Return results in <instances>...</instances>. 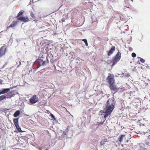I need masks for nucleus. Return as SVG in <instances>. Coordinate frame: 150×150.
Wrapping results in <instances>:
<instances>
[{
    "label": "nucleus",
    "instance_id": "58836bf2",
    "mask_svg": "<svg viewBox=\"0 0 150 150\" xmlns=\"http://www.w3.org/2000/svg\"><path fill=\"white\" fill-rule=\"evenodd\" d=\"M119 74H118L117 75H116L115 76L116 77H117L119 76Z\"/></svg>",
    "mask_w": 150,
    "mask_h": 150
},
{
    "label": "nucleus",
    "instance_id": "9b49d317",
    "mask_svg": "<svg viewBox=\"0 0 150 150\" xmlns=\"http://www.w3.org/2000/svg\"><path fill=\"white\" fill-rule=\"evenodd\" d=\"M120 59L116 57H113L112 59V68L113 66H114L118 62Z\"/></svg>",
    "mask_w": 150,
    "mask_h": 150
},
{
    "label": "nucleus",
    "instance_id": "ddd939ff",
    "mask_svg": "<svg viewBox=\"0 0 150 150\" xmlns=\"http://www.w3.org/2000/svg\"><path fill=\"white\" fill-rule=\"evenodd\" d=\"M6 94H4L6 97V98H10L12 96H14V95L12 94V92L11 91H9Z\"/></svg>",
    "mask_w": 150,
    "mask_h": 150
},
{
    "label": "nucleus",
    "instance_id": "9d476101",
    "mask_svg": "<svg viewBox=\"0 0 150 150\" xmlns=\"http://www.w3.org/2000/svg\"><path fill=\"white\" fill-rule=\"evenodd\" d=\"M120 59L116 57H113L112 59V68L113 66H114L118 62Z\"/></svg>",
    "mask_w": 150,
    "mask_h": 150
},
{
    "label": "nucleus",
    "instance_id": "4be33fe9",
    "mask_svg": "<svg viewBox=\"0 0 150 150\" xmlns=\"http://www.w3.org/2000/svg\"><path fill=\"white\" fill-rule=\"evenodd\" d=\"M50 116L52 119L53 120H56V118H55V116L52 114L50 113Z\"/></svg>",
    "mask_w": 150,
    "mask_h": 150
},
{
    "label": "nucleus",
    "instance_id": "a211bd4d",
    "mask_svg": "<svg viewBox=\"0 0 150 150\" xmlns=\"http://www.w3.org/2000/svg\"><path fill=\"white\" fill-rule=\"evenodd\" d=\"M121 53L119 52L118 51L116 54L115 56V57H116L120 59L121 57Z\"/></svg>",
    "mask_w": 150,
    "mask_h": 150
},
{
    "label": "nucleus",
    "instance_id": "c756f323",
    "mask_svg": "<svg viewBox=\"0 0 150 150\" xmlns=\"http://www.w3.org/2000/svg\"><path fill=\"white\" fill-rule=\"evenodd\" d=\"M111 62H112V61L110 60H108L107 62V63L108 64H110Z\"/></svg>",
    "mask_w": 150,
    "mask_h": 150
},
{
    "label": "nucleus",
    "instance_id": "412c9836",
    "mask_svg": "<svg viewBox=\"0 0 150 150\" xmlns=\"http://www.w3.org/2000/svg\"><path fill=\"white\" fill-rule=\"evenodd\" d=\"M30 15L33 18L32 20L33 21H35L36 20V18L32 12H31Z\"/></svg>",
    "mask_w": 150,
    "mask_h": 150
},
{
    "label": "nucleus",
    "instance_id": "4468645a",
    "mask_svg": "<svg viewBox=\"0 0 150 150\" xmlns=\"http://www.w3.org/2000/svg\"><path fill=\"white\" fill-rule=\"evenodd\" d=\"M20 111L19 110H16L13 114V116L14 117H17L20 115Z\"/></svg>",
    "mask_w": 150,
    "mask_h": 150
},
{
    "label": "nucleus",
    "instance_id": "f03ea898",
    "mask_svg": "<svg viewBox=\"0 0 150 150\" xmlns=\"http://www.w3.org/2000/svg\"><path fill=\"white\" fill-rule=\"evenodd\" d=\"M43 58L42 56L40 57V56H39L38 58L35 61V64L39 67L41 66H46L47 63L49 62L47 56L46 57V60H43L42 59Z\"/></svg>",
    "mask_w": 150,
    "mask_h": 150
},
{
    "label": "nucleus",
    "instance_id": "2f4dec72",
    "mask_svg": "<svg viewBox=\"0 0 150 150\" xmlns=\"http://www.w3.org/2000/svg\"><path fill=\"white\" fill-rule=\"evenodd\" d=\"M0 150H6L5 149H4L3 147H0Z\"/></svg>",
    "mask_w": 150,
    "mask_h": 150
},
{
    "label": "nucleus",
    "instance_id": "49530a36",
    "mask_svg": "<svg viewBox=\"0 0 150 150\" xmlns=\"http://www.w3.org/2000/svg\"><path fill=\"white\" fill-rule=\"evenodd\" d=\"M124 74V73H122V74H123V75Z\"/></svg>",
    "mask_w": 150,
    "mask_h": 150
},
{
    "label": "nucleus",
    "instance_id": "1a4fd4ad",
    "mask_svg": "<svg viewBox=\"0 0 150 150\" xmlns=\"http://www.w3.org/2000/svg\"><path fill=\"white\" fill-rule=\"evenodd\" d=\"M7 51L6 48L5 46H2L0 48V57L5 54Z\"/></svg>",
    "mask_w": 150,
    "mask_h": 150
},
{
    "label": "nucleus",
    "instance_id": "aec40b11",
    "mask_svg": "<svg viewBox=\"0 0 150 150\" xmlns=\"http://www.w3.org/2000/svg\"><path fill=\"white\" fill-rule=\"evenodd\" d=\"M125 136L124 134L121 135L119 137L118 140L120 142H121L122 141L123 138Z\"/></svg>",
    "mask_w": 150,
    "mask_h": 150
},
{
    "label": "nucleus",
    "instance_id": "5701e85b",
    "mask_svg": "<svg viewBox=\"0 0 150 150\" xmlns=\"http://www.w3.org/2000/svg\"><path fill=\"white\" fill-rule=\"evenodd\" d=\"M67 137L64 135L62 134L60 136H59V139L61 140L63 139H65Z\"/></svg>",
    "mask_w": 150,
    "mask_h": 150
},
{
    "label": "nucleus",
    "instance_id": "c9c22d12",
    "mask_svg": "<svg viewBox=\"0 0 150 150\" xmlns=\"http://www.w3.org/2000/svg\"><path fill=\"white\" fill-rule=\"evenodd\" d=\"M2 81H2V80H1V79H0V83H1V84H2Z\"/></svg>",
    "mask_w": 150,
    "mask_h": 150
},
{
    "label": "nucleus",
    "instance_id": "6ab92c4d",
    "mask_svg": "<svg viewBox=\"0 0 150 150\" xmlns=\"http://www.w3.org/2000/svg\"><path fill=\"white\" fill-rule=\"evenodd\" d=\"M23 10L20 11L18 13L17 16L16 17V18L18 19V17H21L23 15Z\"/></svg>",
    "mask_w": 150,
    "mask_h": 150
},
{
    "label": "nucleus",
    "instance_id": "de8ad7c7",
    "mask_svg": "<svg viewBox=\"0 0 150 150\" xmlns=\"http://www.w3.org/2000/svg\"><path fill=\"white\" fill-rule=\"evenodd\" d=\"M20 66V64L18 65V67H19V66Z\"/></svg>",
    "mask_w": 150,
    "mask_h": 150
},
{
    "label": "nucleus",
    "instance_id": "cd10ccee",
    "mask_svg": "<svg viewBox=\"0 0 150 150\" xmlns=\"http://www.w3.org/2000/svg\"><path fill=\"white\" fill-rule=\"evenodd\" d=\"M68 133V132L64 131L63 132L62 134H63L65 136H66L67 137V135Z\"/></svg>",
    "mask_w": 150,
    "mask_h": 150
},
{
    "label": "nucleus",
    "instance_id": "f704fd0d",
    "mask_svg": "<svg viewBox=\"0 0 150 150\" xmlns=\"http://www.w3.org/2000/svg\"><path fill=\"white\" fill-rule=\"evenodd\" d=\"M74 58H73V57H71V58H70V60L71 61H73Z\"/></svg>",
    "mask_w": 150,
    "mask_h": 150
},
{
    "label": "nucleus",
    "instance_id": "f3484780",
    "mask_svg": "<svg viewBox=\"0 0 150 150\" xmlns=\"http://www.w3.org/2000/svg\"><path fill=\"white\" fill-rule=\"evenodd\" d=\"M56 141L54 139H53L51 140V141L50 143L49 144V146H53L56 144Z\"/></svg>",
    "mask_w": 150,
    "mask_h": 150
},
{
    "label": "nucleus",
    "instance_id": "79ce46f5",
    "mask_svg": "<svg viewBox=\"0 0 150 150\" xmlns=\"http://www.w3.org/2000/svg\"><path fill=\"white\" fill-rule=\"evenodd\" d=\"M19 63H20V65H21V62H20V61L19 62Z\"/></svg>",
    "mask_w": 150,
    "mask_h": 150
},
{
    "label": "nucleus",
    "instance_id": "a878e982",
    "mask_svg": "<svg viewBox=\"0 0 150 150\" xmlns=\"http://www.w3.org/2000/svg\"><path fill=\"white\" fill-rule=\"evenodd\" d=\"M102 117H103V122H100L99 124V125H102L103 124V123H104V122L106 120V118H105V117H104V116L103 115V116Z\"/></svg>",
    "mask_w": 150,
    "mask_h": 150
},
{
    "label": "nucleus",
    "instance_id": "4c0bfd02",
    "mask_svg": "<svg viewBox=\"0 0 150 150\" xmlns=\"http://www.w3.org/2000/svg\"><path fill=\"white\" fill-rule=\"evenodd\" d=\"M16 40L17 42H18L20 41V40L19 39H16Z\"/></svg>",
    "mask_w": 150,
    "mask_h": 150
},
{
    "label": "nucleus",
    "instance_id": "09e8293b",
    "mask_svg": "<svg viewBox=\"0 0 150 150\" xmlns=\"http://www.w3.org/2000/svg\"><path fill=\"white\" fill-rule=\"evenodd\" d=\"M20 66V64L18 65V67H19V66Z\"/></svg>",
    "mask_w": 150,
    "mask_h": 150
},
{
    "label": "nucleus",
    "instance_id": "7c9ffc66",
    "mask_svg": "<svg viewBox=\"0 0 150 150\" xmlns=\"http://www.w3.org/2000/svg\"><path fill=\"white\" fill-rule=\"evenodd\" d=\"M40 67H38V66H37V67L36 68H33V69H34V71H36Z\"/></svg>",
    "mask_w": 150,
    "mask_h": 150
},
{
    "label": "nucleus",
    "instance_id": "8fccbe9b",
    "mask_svg": "<svg viewBox=\"0 0 150 150\" xmlns=\"http://www.w3.org/2000/svg\"><path fill=\"white\" fill-rule=\"evenodd\" d=\"M20 66V64L18 65V67H19V66Z\"/></svg>",
    "mask_w": 150,
    "mask_h": 150
},
{
    "label": "nucleus",
    "instance_id": "f8f14e48",
    "mask_svg": "<svg viewBox=\"0 0 150 150\" xmlns=\"http://www.w3.org/2000/svg\"><path fill=\"white\" fill-rule=\"evenodd\" d=\"M115 47L114 46H112L110 49L109 51H107V52L108 53V56H110L115 51Z\"/></svg>",
    "mask_w": 150,
    "mask_h": 150
},
{
    "label": "nucleus",
    "instance_id": "dca6fc26",
    "mask_svg": "<svg viewBox=\"0 0 150 150\" xmlns=\"http://www.w3.org/2000/svg\"><path fill=\"white\" fill-rule=\"evenodd\" d=\"M17 22L14 21H13L12 23L8 27V28L13 27L16 26L17 24Z\"/></svg>",
    "mask_w": 150,
    "mask_h": 150
},
{
    "label": "nucleus",
    "instance_id": "c03bdc74",
    "mask_svg": "<svg viewBox=\"0 0 150 150\" xmlns=\"http://www.w3.org/2000/svg\"><path fill=\"white\" fill-rule=\"evenodd\" d=\"M132 1L133 2V0H130Z\"/></svg>",
    "mask_w": 150,
    "mask_h": 150
},
{
    "label": "nucleus",
    "instance_id": "a18cd8bd",
    "mask_svg": "<svg viewBox=\"0 0 150 150\" xmlns=\"http://www.w3.org/2000/svg\"><path fill=\"white\" fill-rule=\"evenodd\" d=\"M30 3H31V2H30V3H29V4H30Z\"/></svg>",
    "mask_w": 150,
    "mask_h": 150
},
{
    "label": "nucleus",
    "instance_id": "a19ab883",
    "mask_svg": "<svg viewBox=\"0 0 150 150\" xmlns=\"http://www.w3.org/2000/svg\"><path fill=\"white\" fill-rule=\"evenodd\" d=\"M52 59H51L50 60V61L52 62V61L53 60H52Z\"/></svg>",
    "mask_w": 150,
    "mask_h": 150
},
{
    "label": "nucleus",
    "instance_id": "2eb2a0df",
    "mask_svg": "<svg viewBox=\"0 0 150 150\" xmlns=\"http://www.w3.org/2000/svg\"><path fill=\"white\" fill-rule=\"evenodd\" d=\"M107 141V139H105L103 140H102L100 142V146L102 147L104 144H105V142Z\"/></svg>",
    "mask_w": 150,
    "mask_h": 150
},
{
    "label": "nucleus",
    "instance_id": "f257e3e1",
    "mask_svg": "<svg viewBox=\"0 0 150 150\" xmlns=\"http://www.w3.org/2000/svg\"><path fill=\"white\" fill-rule=\"evenodd\" d=\"M116 104V101L114 97L109 99L104 106V110H101L100 111L102 116L103 115L105 118H106L110 115L114 110Z\"/></svg>",
    "mask_w": 150,
    "mask_h": 150
},
{
    "label": "nucleus",
    "instance_id": "6e6552de",
    "mask_svg": "<svg viewBox=\"0 0 150 150\" xmlns=\"http://www.w3.org/2000/svg\"><path fill=\"white\" fill-rule=\"evenodd\" d=\"M18 20L21 22L26 23L28 22L30 20L26 16H21L18 18Z\"/></svg>",
    "mask_w": 150,
    "mask_h": 150
},
{
    "label": "nucleus",
    "instance_id": "ea45409f",
    "mask_svg": "<svg viewBox=\"0 0 150 150\" xmlns=\"http://www.w3.org/2000/svg\"><path fill=\"white\" fill-rule=\"evenodd\" d=\"M95 125L96 126V127L97 128L98 127V126H99V125Z\"/></svg>",
    "mask_w": 150,
    "mask_h": 150
},
{
    "label": "nucleus",
    "instance_id": "0eeeda50",
    "mask_svg": "<svg viewBox=\"0 0 150 150\" xmlns=\"http://www.w3.org/2000/svg\"><path fill=\"white\" fill-rule=\"evenodd\" d=\"M38 98L35 95H34L29 99V102L31 104H35L38 101Z\"/></svg>",
    "mask_w": 150,
    "mask_h": 150
},
{
    "label": "nucleus",
    "instance_id": "39448f33",
    "mask_svg": "<svg viewBox=\"0 0 150 150\" xmlns=\"http://www.w3.org/2000/svg\"><path fill=\"white\" fill-rule=\"evenodd\" d=\"M19 119L18 118L13 119V122L17 130L19 132H22L24 131L21 130V127L19 125Z\"/></svg>",
    "mask_w": 150,
    "mask_h": 150
},
{
    "label": "nucleus",
    "instance_id": "e433bc0d",
    "mask_svg": "<svg viewBox=\"0 0 150 150\" xmlns=\"http://www.w3.org/2000/svg\"><path fill=\"white\" fill-rule=\"evenodd\" d=\"M79 61H77L76 62V63L77 64H78V63H79L80 62H79Z\"/></svg>",
    "mask_w": 150,
    "mask_h": 150
},
{
    "label": "nucleus",
    "instance_id": "37998d69",
    "mask_svg": "<svg viewBox=\"0 0 150 150\" xmlns=\"http://www.w3.org/2000/svg\"><path fill=\"white\" fill-rule=\"evenodd\" d=\"M62 22H64V20H62Z\"/></svg>",
    "mask_w": 150,
    "mask_h": 150
},
{
    "label": "nucleus",
    "instance_id": "393cba45",
    "mask_svg": "<svg viewBox=\"0 0 150 150\" xmlns=\"http://www.w3.org/2000/svg\"><path fill=\"white\" fill-rule=\"evenodd\" d=\"M82 40L84 42L85 45L87 47H88V43L87 41V40H86V39H83Z\"/></svg>",
    "mask_w": 150,
    "mask_h": 150
},
{
    "label": "nucleus",
    "instance_id": "473e14b6",
    "mask_svg": "<svg viewBox=\"0 0 150 150\" xmlns=\"http://www.w3.org/2000/svg\"><path fill=\"white\" fill-rule=\"evenodd\" d=\"M129 50L130 51H132V47H129Z\"/></svg>",
    "mask_w": 150,
    "mask_h": 150
},
{
    "label": "nucleus",
    "instance_id": "423d86ee",
    "mask_svg": "<svg viewBox=\"0 0 150 150\" xmlns=\"http://www.w3.org/2000/svg\"><path fill=\"white\" fill-rule=\"evenodd\" d=\"M16 86H15L11 87L9 88H3L0 89V95L8 93L11 89H13V88H15Z\"/></svg>",
    "mask_w": 150,
    "mask_h": 150
},
{
    "label": "nucleus",
    "instance_id": "7ed1b4c3",
    "mask_svg": "<svg viewBox=\"0 0 150 150\" xmlns=\"http://www.w3.org/2000/svg\"><path fill=\"white\" fill-rule=\"evenodd\" d=\"M108 86L110 88V90L112 91V93H113V92H114L113 96H114V94L117 92L120 89H121L122 88V86H121L118 87L115 83H113L109 85H108Z\"/></svg>",
    "mask_w": 150,
    "mask_h": 150
},
{
    "label": "nucleus",
    "instance_id": "72a5a7b5",
    "mask_svg": "<svg viewBox=\"0 0 150 150\" xmlns=\"http://www.w3.org/2000/svg\"><path fill=\"white\" fill-rule=\"evenodd\" d=\"M68 130H69V129L68 128H67L65 129V131L67 132H68Z\"/></svg>",
    "mask_w": 150,
    "mask_h": 150
},
{
    "label": "nucleus",
    "instance_id": "b1692460",
    "mask_svg": "<svg viewBox=\"0 0 150 150\" xmlns=\"http://www.w3.org/2000/svg\"><path fill=\"white\" fill-rule=\"evenodd\" d=\"M5 98H6V97L5 95H2L0 96V101H1Z\"/></svg>",
    "mask_w": 150,
    "mask_h": 150
},
{
    "label": "nucleus",
    "instance_id": "20e7f679",
    "mask_svg": "<svg viewBox=\"0 0 150 150\" xmlns=\"http://www.w3.org/2000/svg\"><path fill=\"white\" fill-rule=\"evenodd\" d=\"M106 82L108 83V85L115 83L114 76L113 74H109L108 76L106 78Z\"/></svg>",
    "mask_w": 150,
    "mask_h": 150
},
{
    "label": "nucleus",
    "instance_id": "bb28decb",
    "mask_svg": "<svg viewBox=\"0 0 150 150\" xmlns=\"http://www.w3.org/2000/svg\"><path fill=\"white\" fill-rule=\"evenodd\" d=\"M138 58H140L139 60L141 62H142V63H144V62L145 61V59L140 57H139Z\"/></svg>",
    "mask_w": 150,
    "mask_h": 150
},
{
    "label": "nucleus",
    "instance_id": "c85d7f7f",
    "mask_svg": "<svg viewBox=\"0 0 150 150\" xmlns=\"http://www.w3.org/2000/svg\"><path fill=\"white\" fill-rule=\"evenodd\" d=\"M136 56V54L134 53V52H133L132 53V56L133 57V58H134Z\"/></svg>",
    "mask_w": 150,
    "mask_h": 150
}]
</instances>
